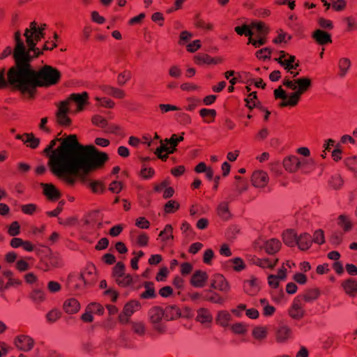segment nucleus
Instances as JSON below:
<instances>
[{
    "instance_id": "1",
    "label": "nucleus",
    "mask_w": 357,
    "mask_h": 357,
    "mask_svg": "<svg viewBox=\"0 0 357 357\" xmlns=\"http://www.w3.org/2000/svg\"><path fill=\"white\" fill-rule=\"evenodd\" d=\"M43 153L51 172L70 185H74L79 171L100 167L108 160L107 153L98 152L93 146L79 144L75 135L56 137Z\"/></svg>"
},
{
    "instance_id": "2",
    "label": "nucleus",
    "mask_w": 357,
    "mask_h": 357,
    "mask_svg": "<svg viewBox=\"0 0 357 357\" xmlns=\"http://www.w3.org/2000/svg\"><path fill=\"white\" fill-rule=\"evenodd\" d=\"M15 40L16 45L13 56L16 65L10 68L6 73L9 86L19 91L24 97L32 98L35 96V77L33 70L29 63L31 57L26 52V47L21 39L20 31L15 33Z\"/></svg>"
},
{
    "instance_id": "3",
    "label": "nucleus",
    "mask_w": 357,
    "mask_h": 357,
    "mask_svg": "<svg viewBox=\"0 0 357 357\" xmlns=\"http://www.w3.org/2000/svg\"><path fill=\"white\" fill-rule=\"evenodd\" d=\"M275 60L291 75L292 78L286 77L284 78L282 84L285 87L291 91H294L289 96L286 91L280 86L274 90V96L275 98L282 99L280 106L284 107H294L296 106L301 96L305 93L311 86L312 81L310 78L306 77L295 78L298 72H294L299 64L296 61V57L290 55L283 51L280 52V56Z\"/></svg>"
},
{
    "instance_id": "4",
    "label": "nucleus",
    "mask_w": 357,
    "mask_h": 357,
    "mask_svg": "<svg viewBox=\"0 0 357 357\" xmlns=\"http://www.w3.org/2000/svg\"><path fill=\"white\" fill-rule=\"evenodd\" d=\"M45 28V24L38 26L36 22H32L29 24V27L25 29L24 36L29 47L28 50H26V52L28 53L29 57H37L41 54L35 46L44 37L43 31Z\"/></svg>"
},
{
    "instance_id": "5",
    "label": "nucleus",
    "mask_w": 357,
    "mask_h": 357,
    "mask_svg": "<svg viewBox=\"0 0 357 357\" xmlns=\"http://www.w3.org/2000/svg\"><path fill=\"white\" fill-rule=\"evenodd\" d=\"M35 92L38 86H50L58 83L61 78L60 72L50 66H45L39 70H33Z\"/></svg>"
},
{
    "instance_id": "6",
    "label": "nucleus",
    "mask_w": 357,
    "mask_h": 357,
    "mask_svg": "<svg viewBox=\"0 0 357 357\" xmlns=\"http://www.w3.org/2000/svg\"><path fill=\"white\" fill-rule=\"evenodd\" d=\"M89 94L87 92L82 93H72L68 99L63 101L73 112L77 113L84 109L88 104Z\"/></svg>"
},
{
    "instance_id": "7",
    "label": "nucleus",
    "mask_w": 357,
    "mask_h": 357,
    "mask_svg": "<svg viewBox=\"0 0 357 357\" xmlns=\"http://www.w3.org/2000/svg\"><path fill=\"white\" fill-rule=\"evenodd\" d=\"M262 282L261 280L254 275H249L243 281L242 288L243 292L250 296H257L261 289Z\"/></svg>"
},
{
    "instance_id": "8",
    "label": "nucleus",
    "mask_w": 357,
    "mask_h": 357,
    "mask_svg": "<svg viewBox=\"0 0 357 357\" xmlns=\"http://www.w3.org/2000/svg\"><path fill=\"white\" fill-rule=\"evenodd\" d=\"M182 314H153L151 321L154 328L159 333L165 331L164 324L169 320H174L181 317Z\"/></svg>"
},
{
    "instance_id": "9",
    "label": "nucleus",
    "mask_w": 357,
    "mask_h": 357,
    "mask_svg": "<svg viewBox=\"0 0 357 357\" xmlns=\"http://www.w3.org/2000/svg\"><path fill=\"white\" fill-rule=\"evenodd\" d=\"M311 160L307 159H299L297 156L290 155L286 157L283 160L284 168L289 172H296L301 167L309 163Z\"/></svg>"
},
{
    "instance_id": "10",
    "label": "nucleus",
    "mask_w": 357,
    "mask_h": 357,
    "mask_svg": "<svg viewBox=\"0 0 357 357\" xmlns=\"http://www.w3.org/2000/svg\"><path fill=\"white\" fill-rule=\"evenodd\" d=\"M69 113H73V112L63 101L60 102L56 112L57 123L62 126H69L71 123V120L68 116Z\"/></svg>"
},
{
    "instance_id": "11",
    "label": "nucleus",
    "mask_w": 357,
    "mask_h": 357,
    "mask_svg": "<svg viewBox=\"0 0 357 357\" xmlns=\"http://www.w3.org/2000/svg\"><path fill=\"white\" fill-rule=\"evenodd\" d=\"M129 237L132 243L139 247L148 245L149 241V236L147 234L135 229L130 231Z\"/></svg>"
},
{
    "instance_id": "12",
    "label": "nucleus",
    "mask_w": 357,
    "mask_h": 357,
    "mask_svg": "<svg viewBox=\"0 0 357 357\" xmlns=\"http://www.w3.org/2000/svg\"><path fill=\"white\" fill-rule=\"evenodd\" d=\"M82 279L85 280L87 285L93 284L97 280V271L96 266L92 264H87L80 272Z\"/></svg>"
},
{
    "instance_id": "13",
    "label": "nucleus",
    "mask_w": 357,
    "mask_h": 357,
    "mask_svg": "<svg viewBox=\"0 0 357 357\" xmlns=\"http://www.w3.org/2000/svg\"><path fill=\"white\" fill-rule=\"evenodd\" d=\"M15 344L18 349L24 351H28L33 348L34 341L28 335H20L15 337Z\"/></svg>"
},
{
    "instance_id": "14",
    "label": "nucleus",
    "mask_w": 357,
    "mask_h": 357,
    "mask_svg": "<svg viewBox=\"0 0 357 357\" xmlns=\"http://www.w3.org/2000/svg\"><path fill=\"white\" fill-rule=\"evenodd\" d=\"M211 286L212 288L222 292H227L229 290L228 282L221 274L213 275L211 279Z\"/></svg>"
},
{
    "instance_id": "15",
    "label": "nucleus",
    "mask_w": 357,
    "mask_h": 357,
    "mask_svg": "<svg viewBox=\"0 0 357 357\" xmlns=\"http://www.w3.org/2000/svg\"><path fill=\"white\" fill-rule=\"evenodd\" d=\"M269 178L267 173L261 170L255 171L252 176V185L256 188H264L268 183Z\"/></svg>"
},
{
    "instance_id": "16",
    "label": "nucleus",
    "mask_w": 357,
    "mask_h": 357,
    "mask_svg": "<svg viewBox=\"0 0 357 357\" xmlns=\"http://www.w3.org/2000/svg\"><path fill=\"white\" fill-rule=\"evenodd\" d=\"M68 284L70 288L75 289H82L87 286L85 280H82V275L73 273L69 275L67 280Z\"/></svg>"
},
{
    "instance_id": "17",
    "label": "nucleus",
    "mask_w": 357,
    "mask_h": 357,
    "mask_svg": "<svg viewBox=\"0 0 357 357\" xmlns=\"http://www.w3.org/2000/svg\"><path fill=\"white\" fill-rule=\"evenodd\" d=\"M208 278L206 272L196 271L191 278L190 283L195 287L201 288L205 286Z\"/></svg>"
},
{
    "instance_id": "18",
    "label": "nucleus",
    "mask_w": 357,
    "mask_h": 357,
    "mask_svg": "<svg viewBox=\"0 0 357 357\" xmlns=\"http://www.w3.org/2000/svg\"><path fill=\"white\" fill-rule=\"evenodd\" d=\"M226 268H230L235 272H241L246 268V264L241 257H234L227 261L225 264Z\"/></svg>"
},
{
    "instance_id": "19",
    "label": "nucleus",
    "mask_w": 357,
    "mask_h": 357,
    "mask_svg": "<svg viewBox=\"0 0 357 357\" xmlns=\"http://www.w3.org/2000/svg\"><path fill=\"white\" fill-rule=\"evenodd\" d=\"M41 185L43 189V193L48 199L56 201L61 197V192L53 184L42 183Z\"/></svg>"
},
{
    "instance_id": "20",
    "label": "nucleus",
    "mask_w": 357,
    "mask_h": 357,
    "mask_svg": "<svg viewBox=\"0 0 357 357\" xmlns=\"http://www.w3.org/2000/svg\"><path fill=\"white\" fill-rule=\"evenodd\" d=\"M251 29L252 36H255L257 38H266L268 32L266 24L261 22L252 23Z\"/></svg>"
},
{
    "instance_id": "21",
    "label": "nucleus",
    "mask_w": 357,
    "mask_h": 357,
    "mask_svg": "<svg viewBox=\"0 0 357 357\" xmlns=\"http://www.w3.org/2000/svg\"><path fill=\"white\" fill-rule=\"evenodd\" d=\"M342 287L346 294L354 297L357 294V280L354 278H349L342 282Z\"/></svg>"
},
{
    "instance_id": "22",
    "label": "nucleus",
    "mask_w": 357,
    "mask_h": 357,
    "mask_svg": "<svg viewBox=\"0 0 357 357\" xmlns=\"http://www.w3.org/2000/svg\"><path fill=\"white\" fill-rule=\"evenodd\" d=\"M183 133H182L181 136H177L174 134L169 139H166L164 142H161V144L165 146L168 149L169 153H173L175 151L178 144L183 140Z\"/></svg>"
},
{
    "instance_id": "23",
    "label": "nucleus",
    "mask_w": 357,
    "mask_h": 357,
    "mask_svg": "<svg viewBox=\"0 0 357 357\" xmlns=\"http://www.w3.org/2000/svg\"><path fill=\"white\" fill-rule=\"evenodd\" d=\"M81 309L79 302L74 298L66 299L63 304V310L65 312H78Z\"/></svg>"
},
{
    "instance_id": "24",
    "label": "nucleus",
    "mask_w": 357,
    "mask_h": 357,
    "mask_svg": "<svg viewBox=\"0 0 357 357\" xmlns=\"http://www.w3.org/2000/svg\"><path fill=\"white\" fill-rule=\"evenodd\" d=\"M17 138L21 139L28 147L36 149L40 144L39 138L36 137L32 133L17 135Z\"/></svg>"
},
{
    "instance_id": "25",
    "label": "nucleus",
    "mask_w": 357,
    "mask_h": 357,
    "mask_svg": "<svg viewBox=\"0 0 357 357\" xmlns=\"http://www.w3.org/2000/svg\"><path fill=\"white\" fill-rule=\"evenodd\" d=\"M312 37L319 45H326L332 43L331 35L320 29L316 30L313 33Z\"/></svg>"
},
{
    "instance_id": "26",
    "label": "nucleus",
    "mask_w": 357,
    "mask_h": 357,
    "mask_svg": "<svg viewBox=\"0 0 357 357\" xmlns=\"http://www.w3.org/2000/svg\"><path fill=\"white\" fill-rule=\"evenodd\" d=\"M251 261L253 264L262 268H273L276 265L278 259L271 260L267 258L260 259L258 257H254Z\"/></svg>"
},
{
    "instance_id": "27",
    "label": "nucleus",
    "mask_w": 357,
    "mask_h": 357,
    "mask_svg": "<svg viewBox=\"0 0 357 357\" xmlns=\"http://www.w3.org/2000/svg\"><path fill=\"white\" fill-rule=\"evenodd\" d=\"M312 242L311 236L309 234L304 233L297 238L296 244L301 250H306L310 248Z\"/></svg>"
},
{
    "instance_id": "28",
    "label": "nucleus",
    "mask_w": 357,
    "mask_h": 357,
    "mask_svg": "<svg viewBox=\"0 0 357 357\" xmlns=\"http://www.w3.org/2000/svg\"><path fill=\"white\" fill-rule=\"evenodd\" d=\"M217 214L223 220H229L231 214L229 209V204L226 202H222L219 204L217 207Z\"/></svg>"
},
{
    "instance_id": "29",
    "label": "nucleus",
    "mask_w": 357,
    "mask_h": 357,
    "mask_svg": "<svg viewBox=\"0 0 357 357\" xmlns=\"http://www.w3.org/2000/svg\"><path fill=\"white\" fill-rule=\"evenodd\" d=\"M195 61L197 64H217L222 62L220 58H213L208 54L197 55L195 56Z\"/></svg>"
},
{
    "instance_id": "30",
    "label": "nucleus",
    "mask_w": 357,
    "mask_h": 357,
    "mask_svg": "<svg viewBox=\"0 0 357 357\" xmlns=\"http://www.w3.org/2000/svg\"><path fill=\"white\" fill-rule=\"evenodd\" d=\"M351 66L349 59L346 57L340 58L338 61L339 75L344 77L348 73Z\"/></svg>"
},
{
    "instance_id": "31",
    "label": "nucleus",
    "mask_w": 357,
    "mask_h": 357,
    "mask_svg": "<svg viewBox=\"0 0 357 357\" xmlns=\"http://www.w3.org/2000/svg\"><path fill=\"white\" fill-rule=\"evenodd\" d=\"M280 247L281 243L275 238L268 240L264 244V249L268 254L277 252L280 249Z\"/></svg>"
},
{
    "instance_id": "32",
    "label": "nucleus",
    "mask_w": 357,
    "mask_h": 357,
    "mask_svg": "<svg viewBox=\"0 0 357 357\" xmlns=\"http://www.w3.org/2000/svg\"><path fill=\"white\" fill-rule=\"evenodd\" d=\"M337 223L344 232L350 231L353 227V224L349 217L344 214L338 216Z\"/></svg>"
},
{
    "instance_id": "33",
    "label": "nucleus",
    "mask_w": 357,
    "mask_h": 357,
    "mask_svg": "<svg viewBox=\"0 0 357 357\" xmlns=\"http://www.w3.org/2000/svg\"><path fill=\"white\" fill-rule=\"evenodd\" d=\"M199 115L203 118L205 123H210L214 121L216 111L213 109L203 108L199 111Z\"/></svg>"
},
{
    "instance_id": "34",
    "label": "nucleus",
    "mask_w": 357,
    "mask_h": 357,
    "mask_svg": "<svg viewBox=\"0 0 357 357\" xmlns=\"http://www.w3.org/2000/svg\"><path fill=\"white\" fill-rule=\"evenodd\" d=\"M161 241L167 243L169 240L174 239L173 227L171 225H166L162 231L159 234Z\"/></svg>"
},
{
    "instance_id": "35",
    "label": "nucleus",
    "mask_w": 357,
    "mask_h": 357,
    "mask_svg": "<svg viewBox=\"0 0 357 357\" xmlns=\"http://www.w3.org/2000/svg\"><path fill=\"white\" fill-rule=\"evenodd\" d=\"M284 243L288 246H294L296 243V235L292 230H287L282 235Z\"/></svg>"
},
{
    "instance_id": "36",
    "label": "nucleus",
    "mask_w": 357,
    "mask_h": 357,
    "mask_svg": "<svg viewBox=\"0 0 357 357\" xmlns=\"http://www.w3.org/2000/svg\"><path fill=\"white\" fill-rule=\"evenodd\" d=\"M144 288L146 290L141 294V297L143 298H152L155 296L154 284L151 282H146L144 283Z\"/></svg>"
},
{
    "instance_id": "37",
    "label": "nucleus",
    "mask_w": 357,
    "mask_h": 357,
    "mask_svg": "<svg viewBox=\"0 0 357 357\" xmlns=\"http://www.w3.org/2000/svg\"><path fill=\"white\" fill-rule=\"evenodd\" d=\"M291 335V331L287 326H281L278 328L276 333L278 342H284L287 340Z\"/></svg>"
},
{
    "instance_id": "38",
    "label": "nucleus",
    "mask_w": 357,
    "mask_h": 357,
    "mask_svg": "<svg viewBox=\"0 0 357 357\" xmlns=\"http://www.w3.org/2000/svg\"><path fill=\"white\" fill-rule=\"evenodd\" d=\"M139 310H141L140 303L137 301L133 300L125 305L123 312H135Z\"/></svg>"
},
{
    "instance_id": "39",
    "label": "nucleus",
    "mask_w": 357,
    "mask_h": 357,
    "mask_svg": "<svg viewBox=\"0 0 357 357\" xmlns=\"http://www.w3.org/2000/svg\"><path fill=\"white\" fill-rule=\"evenodd\" d=\"M307 303L316 300L319 296V291L317 289H308L302 294Z\"/></svg>"
},
{
    "instance_id": "40",
    "label": "nucleus",
    "mask_w": 357,
    "mask_h": 357,
    "mask_svg": "<svg viewBox=\"0 0 357 357\" xmlns=\"http://www.w3.org/2000/svg\"><path fill=\"white\" fill-rule=\"evenodd\" d=\"M95 100L98 102V105L102 107L112 109L115 106V102L108 98H100L98 96H96Z\"/></svg>"
},
{
    "instance_id": "41",
    "label": "nucleus",
    "mask_w": 357,
    "mask_h": 357,
    "mask_svg": "<svg viewBox=\"0 0 357 357\" xmlns=\"http://www.w3.org/2000/svg\"><path fill=\"white\" fill-rule=\"evenodd\" d=\"M115 280L119 286L128 287L132 283V277L130 274H123Z\"/></svg>"
},
{
    "instance_id": "42",
    "label": "nucleus",
    "mask_w": 357,
    "mask_h": 357,
    "mask_svg": "<svg viewBox=\"0 0 357 357\" xmlns=\"http://www.w3.org/2000/svg\"><path fill=\"white\" fill-rule=\"evenodd\" d=\"M30 297L35 303H39L45 299V294L40 289H34L31 291Z\"/></svg>"
},
{
    "instance_id": "43",
    "label": "nucleus",
    "mask_w": 357,
    "mask_h": 357,
    "mask_svg": "<svg viewBox=\"0 0 357 357\" xmlns=\"http://www.w3.org/2000/svg\"><path fill=\"white\" fill-rule=\"evenodd\" d=\"M234 30L237 33V34L240 36L245 35V36L248 37L252 36L251 25L248 26L244 24L243 26H238L235 27Z\"/></svg>"
},
{
    "instance_id": "44",
    "label": "nucleus",
    "mask_w": 357,
    "mask_h": 357,
    "mask_svg": "<svg viewBox=\"0 0 357 357\" xmlns=\"http://www.w3.org/2000/svg\"><path fill=\"white\" fill-rule=\"evenodd\" d=\"M132 77L131 72L129 70H124L119 74L117 77V83L120 86L125 85Z\"/></svg>"
},
{
    "instance_id": "45",
    "label": "nucleus",
    "mask_w": 357,
    "mask_h": 357,
    "mask_svg": "<svg viewBox=\"0 0 357 357\" xmlns=\"http://www.w3.org/2000/svg\"><path fill=\"white\" fill-rule=\"evenodd\" d=\"M180 207V204L175 200H170L167 202L164 207L166 213H173L176 212Z\"/></svg>"
},
{
    "instance_id": "46",
    "label": "nucleus",
    "mask_w": 357,
    "mask_h": 357,
    "mask_svg": "<svg viewBox=\"0 0 357 357\" xmlns=\"http://www.w3.org/2000/svg\"><path fill=\"white\" fill-rule=\"evenodd\" d=\"M306 303L307 302L303 296L302 295H298L294 299L292 308L296 311L301 310L303 308Z\"/></svg>"
},
{
    "instance_id": "47",
    "label": "nucleus",
    "mask_w": 357,
    "mask_h": 357,
    "mask_svg": "<svg viewBox=\"0 0 357 357\" xmlns=\"http://www.w3.org/2000/svg\"><path fill=\"white\" fill-rule=\"evenodd\" d=\"M253 337L259 340L266 338L267 335V330L264 327H257L252 331Z\"/></svg>"
},
{
    "instance_id": "48",
    "label": "nucleus",
    "mask_w": 357,
    "mask_h": 357,
    "mask_svg": "<svg viewBox=\"0 0 357 357\" xmlns=\"http://www.w3.org/2000/svg\"><path fill=\"white\" fill-rule=\"evenodd\" d=\"M267 280L269 287L275 290H278V289L279 288L280 282L283 281L282 279H280L275 275H269L268 276Z\"/></svg>"
},
{
    "instance_id": "49",
    "label": "nucleus",
    "mask_w": 357,
    "mask_h": 357,
    "mask_svg": "<svg viewBox=\"0 0 357 357\" xmlns=\"http://www.w3.org/2000/svg\"><path fill=\"white\" fill-rule=\"evenodd\" d=\"M104 310V306L98 303L93 302L87 305L85 312H102Z\"/></svg>"
},
{
    "instance_id": "50",
    "label": "nucleus",
    "mask_w": 357,
    "mask_h": 357,
    "mask_svg": "<svg viewBox=\"0 0 357 357\" xmlns=\"http://www.w3.org/2000/svg\"><path fill=\"white\" fill-rule=\"evenodd\" d=\"M343 20L347 24V29L348 31H351L357 29V21L354 16L346 17Z\"/></svg>"
},
{
    "instance_id": "51",
    "label": "nucleus",
    "mask_w": 357,
    "mask_h": 357,
    "mask_svg": "<svg viewBox=\"0 0 357 357\" xmlns=\"http://www.w3.org/2000/svg\"><path fill=\"white\" fill-rule=\"evenodd\" d=\"M89 187L94 193H102L105 189L103 183L98 181H93L90 182Z\"/></svg>"
},
{
    "instance_id": "52",
    "label": "nucleus",
    "mask_w": 357,
    "mask_h": 357,
    "mask_svg": "<svg viewBox=\"0 0 357 357\" xmlns=\"http://www.w3.org/2000/svg\"><path fill=\"white\" fill-rule=\"evenodd\" d=\"M195 319L206 326L212 321L213 318L211 314H197Z\"/></svg>"
},
{
    "instance_id": "53",
    "label": "nucleus",
    "mask_w": 357,
    "mask_h": 357,
    "mask_svg": "<svg viewBox=\"0 0 357 357\" xmlns=\"http://www.w3.org/2000/svg\"><path fill=\"white\" fill-rule=\"evenodd\" d=\"M155 153L157 156L163 161H165L169 154L168 149L165 146L160 144V146L156 149Z\"/></svg>"
},
{
    "instance_id": "54",
    "label": "nucleus",
    "mask_w": 357,
    "mask_h": 357,
    "mask_svg": "<svg viewBox=\"0 0 357 357\" xmlns=\"http://www.w3.org/2000/svg\"><path fill=\"white\" fill-rule=\"evenodd\" d=\"M20 232V226L18 222H13L8 227V233L11 236H17Z\"/></svg>"
},
{
    "instance_id": "55",
    "label": "nucleus",
    "mask_w": 357,
    "mask_h": 357,
    "mask_svg": "<svg viewBox=\"0 0 357 357\" xmlns=\"http://www.w3.org/2000/svg\"><path fill=\"white\" fill-rule=\"evenodd\" d=\"M343 185V180L339 175H335L331 177L330 180V185L334 189H339Z\"/></svg>"
},
{
    "instance_id": "56",
    "label": "nucleus",
    "mask_w": 357,
    "mask_h": 357,
    "mask_svg": "<svg viewBox=\"0 0 357 357\" xmlns=\"http://www.w3.org/2000/svg\"><path fill=\"white\" fill-rule=\"evenodd\" d=\"M92 123L100 128H105L107 125V120L102 116L96 115L92 118Z\"/></svg>"
},
{
    "instance_id": "57",
    "label": "nucleus",
    "mask_w": 357,
    "mask_h": 357,
    "mask_svg": "<svg viewBox=\"0 0 357 357\" xmlns=\"http://www.w3.org/2000/svg\"><path fill=\"white\" fill-rule=\"evenodd\" d=\"M125 266L122 262H118L113 269V276L115 280L124 273Z\"/></svg>"
},
{
    "instance_id": "58",
    "label": "nucleus",
    "mask_w": 357,
    "mask_h": 357,
    "mask_svg": "<svg viewBox=\"0 0 357 357\" xmlns=\"http://www.w3.org/2000/svg\"><path fill=\"white\" fill-rule=\"evenodd\" d=\"M155 171L153 168L149 167H143L140 172L141 176L144 179H149L153 176Z\"/></svg>"
},
{
    "instance_id": "59",
    "label": "nucleus",
    "mask_w": 357,
    "mask_h": 357,
    "mask_svg": "<svg viewBox=\"0 0 357 357\" xmlns=\"http://www.w3.org/2000/svg\"><path fill=\"white\" fill-rule=\"evenodd\" d=\"M135 226L139 229H147L150 227V222L144 217H139L135 220Z\"/></svg>"
},
{
    "instance_id": "60",
    "label": "nucleus",
    "mask_w": 357,
    "mask_h": 357,
    "mask_svg": "<svg viewBox=\"0 0 357 357\" xmlns=\"http://www.w3.org/2000/svg\"><path fill=\"white\" fill-rule=\"evenodd\" d=\"M186 101L188 104L185 109L187 111H193L200 102L199 100L195 98H188Z\"/></svg>"
},
{
    "instance_id": "61",
    "label": "nucleus",
    "mask_w": 357,
    "mask_h": 357,
    "mask_svg": "<svg viewBox=\"0 0 357 357\" xmlns=\"http://www.w3.org/2000/svg\"><path fill=\"white\" fill-rule=\"evenodd\" d=\"M216 321L221 326H227L230 321V314H218Z\"/></svg>"
},
{
    "instance_id": "62",
    "label": "nucleus",
    "mask_w": 357,
    "mask_h": 357,
    "mask_svg": "<svg viewBox=\"0 0 357 357\" xmlns=\"http://www.w3.org/2000/svg\"><path fill=\"white\" fill-rule=\"evenodd\" d=\"M22 211L26 215H33L37 210V206L34 204H28L22 205Z\"/></svg>"
},
{
    "instance_id": "63",
    "label": "nucleus",
    "mask_w": 357,
    "mask_h": 357,
    "mask_svg": "<svg viewBox=\"0 0 357 357\" xmlns=\"http://www.w3.org/2000/svg\"><path fill=\"white\" fill-rule=\"evenodd\" d=\"M331 6L335 11H342L346 8L347 1L345 0H336Z\"/></svg>"
},
{
    "instance_id": "64",
    "label": "nucleus",
    "mask_w": 357,
    "mask_h": 357,
    "mask_svg": "<svg viewBox=\"0 0 357 357\" xmlns=\"http://www.w3.org/2000/svg\"><path fill=\"white\" fill-rule=\"evenodd\" d=\"M15 267L20 272L26 271L31 268L29 264L23 259H21L16 262Z\"/></svg>"
}]
</instances>
